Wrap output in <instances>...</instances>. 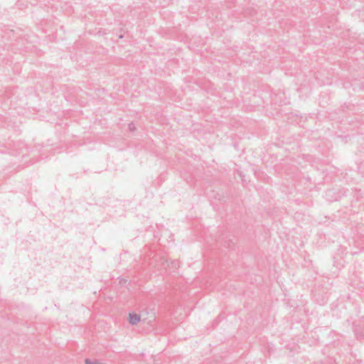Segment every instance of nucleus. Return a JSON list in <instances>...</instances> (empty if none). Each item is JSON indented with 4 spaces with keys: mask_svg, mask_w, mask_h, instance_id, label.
Segmentation results:
<instances>
[{
    "mask_svg": "<svg viewBox=\"0 0 364 364\" xmlns=\"http://www.w3.org/2000/svg\"><path fill=\"white\" fill-rule=\"evenodd\" d=\"M140 321V317L136 314H129V323L132 325H136Z\"/></svg>",
    "mask_w": 364,
    "mask_h": 364,
    "instance_id": "1",
    "label": "nucleus"
},
{
    "mask_svg": "<svg viewBox=\"0 0 364 364\" xmlns=\"http://www.w3.org/2000/svg\"><path fill=\"white\" fill-rule=\"evenodd\" d=\"M135 127H134V124L133 123H130L129 124V129L131 131V132H134L135 130Z\"/></svg>",
    "mask_w": 364,
    "mask_h": 364,
    "instance_id": "2",
    "label": "nucleus"
}]
</instances>
